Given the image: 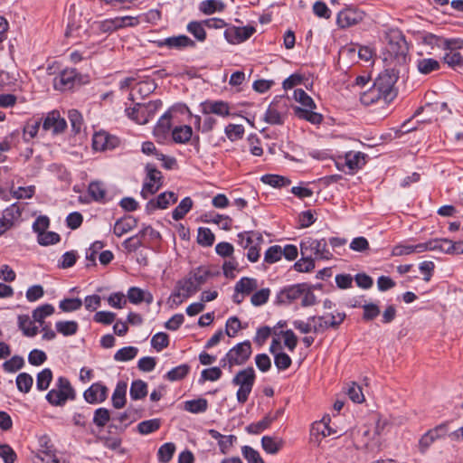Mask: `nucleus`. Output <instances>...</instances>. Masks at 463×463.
Here are the masks:
<instances>
[{"instance_id": "obj_53", "label": "nucleus", "mask_w": 463, "mask_h": 463, "mask_svg": "<svg viewBox=\"0 0 463 463\" xmlns=\"http://www.w3.org/2000/svg\"><path fill=\"white\" fill-rule=\"evenodd\" d=\"M15 383L19 392L28 393L33 384V379L28 373H20L16 376Z\"/></svg>"}, {"instance_id": "obj_36", "label": "nucleus", "mask_w": 463, "mask_h": 463, "mask_svg": "<svg viewBox=\"0 0 463 463\" xmlns=\"http://www.w3.org/2000/svg\"><path fill=\"white\" fill-rule=\"evenodd\" d=\"M277 419V416L266 415L262 420L250 423L246 427V430L250 434H260L269 429L271 423Z\"/></svg>"}, {"instance_id": "obj_61", "label": "nucleus", "mask_w": 463, "mask_h": 463, "mask_svg": "<svg viewBox=\"0 0 463 463\" xmlns=\"http://www.w3.org/2000/svg\"><path fill=\"white\" fill-rule=\"evenodd\" d=\"M61 236L55 232H43L37 235V242L42 246H50L58 243Z\"/></svg>"}, {"instance_id": "obj_12", "label": "nucleus", "mask_w": 463, "mask_h": 463, "mask_svg": "<svg viewBox=\"0 0 463 463\" xmlns=\"http://www.w3.org/2000/svg\"><path fill=\"white\" fill-rule=\"evenodd\" d=\"M449 422L444 421L427 430L419 439V450L421 454L428 451L437 440L443 439L449 434Z\"/></svg>"}, {"instance_id": "obj_19", "label": "nucleus", "mask_w": 463, "mask_h": 463, "mask_svg": "<svg viewBox=\"0 0 463 463\" xmlns=\"http://www.w3.org/2000/svg\"><path fill=\"white\" fill-rule=\"evenodd\" d=\"M155 43L159 48L166 47L175 50L195 47V43L184 34L160 39L156 41Z\"/></svg>"}, {"instance_id": "obj_46", "label": "nucleus", "mask_w": 463, "mask_h": 463, "mask_svg": "<svg viewBox=\"0 0 463 463\" xmlns=\"http://www.w3.org/2000/svg\"><path fill=\"white\" fill-rule=\"evenodd\" d=\"M282 446V439H278L271 436H263L261 439V447L268 454H277Z\"/></svg>"}, {"instance_id": "obj_51", "label": "nucleus", "mask_w": 463, "mask_h": 463, "mask_svg": "<svg viewBox=\"0 0 463 463\" xmlns=\"http://www.w3.org/2000/svg\"><path fill=\"white\" fill-rule=\"evenodd\" d=\"M52 380V372L50 368H44L37 373L36 376V388L38 391L43 392L49 388Z\"/></svg>"}, {"instance_id": "obj_62", "label": "nucleus", "mask_w": 463, "mask_h": 463, "mask_svg": "<svg viewBox=\"0 0 463 463\" xmlns=\"http://www.w3.org/2000/svg\"><path fill=\"white\" fill-rule=\"evenodd\" d=\"M224 133L231 141L241 139L244 135V127L239 124H228Z\"/></svg>"}, {"instance_id": "obj_64", "label": "nucleus", "mask_w": 463, "mask_h": 463, "mask_svg": "<svg viewBox=\"0 0 463 463\" xmlns=\"http://www.w3.org/2000/svg\"><path fill=\"white\" fill-rule=\"evenodd\" d=\"M241 454L248 463H264L258 450L250 446L241 447Z\"/></svg>"}, {"instance_id": "obj_32", "label": "nucleus", "mask_w": 463, "mask_h": 463, "mask_svg": "<svg viewBox=\"0 0 463 463\" xmlns=\"http://www.w3.org/2000/svg\"><path fill=\"white\" fill-rule=\"evenodd\" d=\"M451 241L449 239H434L427 242H422L426 250H436L446 254H451Z\"/></svg>"}, {"instance_id": "obj_42", "label": "nucleus", "mask_w": 463, "mask_h": 463, "mask_svg": "<svg viewBox=\"0 0 463 463\" xmlns=\"http://www.w3.org/2000/svg\"><path fill=\"white\" fill-rule=\"evenodd\" d=\"M54 311L55 308L52 304L41 305L33 311V319L34 322H38L40 326L45 325L44 319L52 316Z\"/></svg>"}, {"instance_id": "obj_52", "label": "nucleus", "mask_w": 463, "mask_h": 463, "mask_svg": "<svg viewBox=\"0 0 463 463\" xmlns=\"http://www.w3.org/2000/svg\"><path fill=\"white\" fill-rule=\"evenodd\" d=\"M443 60L451 69L463 71V56L458 52L445 53Z\"/></svg>"}, {"instance_id": "obj_57", "label": "nucleus", "mask_w": 463, "mask_h": 463, "mask_svg": "<svg viewBox=\"0 0 463 463\" xmlns=\"http://www.w3.org/2000/svg\"><path fill=\"white\" fill-rule=\"evenodd\" d=\"M293 96L295 100L302 105V109H317L315 101L304 90H295Z\"/></svg>"}, {"instance_id": "obj_4", "label": "nucleus", "mask_w": 463, "mask_h": 463, "mask_svg": "<svg viewBox=\"0 0 463 463\" xmlns=\"http://www.w3.org/2000/svg\"><path fill=\"white\" fill-rule=\"evenodd\" d=\"M160 99L150 100L147 103H136L132 108H126L125 113L128 118L139 125L148 123L162 108Z\"/></svg>"}, {"instance_id": "obj_60", "label": "nucleus", "mask_w": 463, "mask_h": 463, "mask_svg": "<svg viewBox=\"0 0 463 463\" xmlns=\"http://www.w3.org/2000/svg\"><path fill=\"white\" fill-rule=\"evenodd\" d=\"M24 365V358L20 355H14L9 360L5 361L2 367L3 370L6 373H15L16 371L22 369Z\"/></svg>"}, {"instance_id": "obj_28", "label": "nucleus", "mask_w": 463, "mask_h": 463, "mask_svg": "<svg viewBox=\"0 0 463 463\" xmlns=\"http://www.w3.org/2000/svg\"><path fill=\"white\" fill-rule=\"evenodd\" d=\"M238 243L243 249H248L254 244H261L263 242V236L259 232L249 231L238 233Z\"/></svg>"}, {"instance_id": "obj_30", "label": "nucleus", "mask_w": 463, "mask_h": 463, "mask_svg": "<svg viewBox=\"0 0 463 463\" xmlns=\"http://www.w3.org/2000/svg\"><path fill=\"white\" fill-rule=\"evenodd\" d=\"M128 383L125 381H118L113 392L111 401L116 409H121L126 404Z\"/></svg>"}, {"instance_id": "obj_59", "label": "nucleus", "mask_w": 463, "mask_h": 463, "mask_svg": "<svg viewBox=\"0 0 463 463\" xmlns=\"http://www.w3.org/2000/svg\"><path fill=\"white\" fill-rule=\"evenodd\" d=\"M82 307V300L79 298H63L59 303V308L63 312H73Z\"/></svg>"}, {"instance_id": "obj_2", "label": "nucleus", "mask_w": 463, "mask_h": 463, "mask_svg": "<svg viewBox=\"0 0 463 463\" xmlns=\"http://www.w3.org/2000/svg\"><path fill=\"white\" fill-rule=\"evenodd\" d=\"M385 38L387 41L385 49L389 58L395 60L399 64L405 62L409 47L402 31L390 29L386 32Z\"/></svg>"}, {"instance_id": "obj_18", "label": "nucleus", "mask_w": 463, "mask_h": 463, "mask_svg": "<svg viewBox=\"0 0 463 463\" xmlns=\"http://www.w3.org/2000/svg\"><path fill=\"white\" fill-rule=\"evenodd\" d=\"M42 125L43 130L51 131L54 135L62 133L67 127L66 120L61 117L58 110L48 112L43 118Z\"/></svg>"}, {"instance_id": "obj_34", "label": "nucleus", "mask_w": 463, "mask_h": 463, "mask_svg": "<svg viewBox=\"0 0 463 463\" xmlns=\"http://www.w3.org/2000/svg\"><path fill=\"white\" fill-rule=\"evenodd\" d=\"M416 67L420 73L427 75L439 70L440 63L433 58H420L416 61Z\"/></svg>"}, {"instance_id": "obj_21", "label": "nucleus", "mask_w": 463, "mask_h": 463, "mask_svg": "<svg viewBox=\"0 0 463 463\" xmlns=\"http://www.w3.org/2000/svg\"><path fill=\"white\" fill-rule=\"evenodd\" d=\"M108 392L109 389L101 382H97L85 390L83 398L90 404H99L107 399Z\"/></svg>"}, {"instance_id": "obj_7", "label": "nucleus", "mask_w": 463, "mask_h": 463, "mask_svg": "<svg viewBox=\"0 0 463 463\" xmlns=\"http://www.w3.org/2000/svg\"><path fill=\"white\" fill-rule=\"evenodd\" d=\"M302 256L309 255L314 260H329L333 258L326 239L306 238L300 242Z\"/></svg>"}, {"instance_id": "obj_40", "label": "nucleus", "mask_w": 463, "mask_h": 463, "mask_svg": "<svg viewBox=\"0 0 463 463\" xmlns=\"http://www.w3.org/2000/svg\"><path fill=\"white\" fill-rule=\"evenodd\" d=\"M225 8V5L221 0H204L199 5V10L206 15H211L217 12H222Z\"/></svg>"}, {"instance_id": "obj_58", "label": "nucleus", "mask_w": 463, "mask_h": 463, "mask_svg": "<svg viewBox=\"0 0 463 463\" xmlns=\"http://www.w3.org/2000/svg\"><path fill=\"white\" fill-rule=\"evenodd\" d=\"M191 279H189L187 276L186 278L179 279L175 284V287L178 288L182 291V294L188 298L198 291V288Z\"/></svg>"}, {"instance_id": "obj_9", "label": "nucleus", "mask_w": 463, "mask_h": 463, "mask_svg": "<svg viewBox=\"0 0 463 463\" xmlns=\"http://www.w3.org/2000/svg\"><path fill=\"white\" fill-rule=\"evenodd\" d=\"M346 317L344 312L326 313L322 316H311L309 320L314 324V334H323L328 329H337Z\"/></svg>"}, {"instance_id": "obj_22", "label": "nucleus", "mask_w": 463, "mask_h": 463, "mask_svg": "<svg viewBox=\"0 0 463 463\" xmlns=\"http://www.w3.org/2000/svg\"><path fill=\"white\" fill-rule=\"evenodd\" d=\"M200 109L203 115L215 114L222 118L230 115V106L223 100H205L200 103Z\"/></svg>"}, {"instance_id": "obj_47", "label": "nucleus", "mask_w": 463, "mask_h": 463, "mask_svg": "<svg viewBox=\"0 0 463 463\" xmlns=\"http://www.w3.org/2000/svg\"><path fill=\"white\" fill-rule=\"evenodd\" d=\"M205 24L203 21H192L188 23L186 30L190 33L198 42H204L206 39V32L204 29Z\"/></svg>"}, {"instance_id": "obj_14", "label": "nucleus", "mask_w": 463, "mask_h": 463, "mask_svg": "<svg viewBox=\"0 0 463 463\" xmlns=\"http://www.w3.org/2000/svg\"><path fill=\"white\" fill-rule=\"evenodd\" d=\"M137 18L131 16L115 17L105 19L97 23V28L103 33H110L127 26H136Z\"/></svg>"}, {"instance_id": "obj_63", "label": "nucleus", "mask_w": 463, "mask_h": 463, "mask_svg": "<svg viewBox=\"0 0 463 463\" xmlns=\"http://www.w3.org/2000/svg\"><path fill=\"white\" fill-rule=\"evenodd\" d=\"M282 258V248L279 245H273L268 248L264 253V262L273 264Z\"/></svg>"}, {"instance_id": "obj_29", "label": "nucleus", "mask_w": 463, "mask_h": 463, "mask_svg": "<svg viewBox=\"0 0 463 463\" xmlns=\"http://www.w3.org/2000/svg\"><path fill=\"white\" fill-rule=\"evenodd\" d=\"M316 109H302L301 107H295L294 113L299 119L308 121L313 125H319L323 121V116L320 113L314 111Z\"/></svg>"}, {"instance_id": "obj_5", "label": "nucleus", "mask_w": 463, "mask_h": 463, "mask_svg": "<svg viewBox=\"0 0 463 463\" xmlns=\"http://www.w3.org/2000/svg\"><path fill=\"white\" fill-rule=\"evenodd\" d=\"M255 381L256 373L251 366L240 370L234 375L232 380V383L239 387L236 392V399L239 403L244 404L248 401Z\"/></svg>"}, {"instance_id": "obj_23", "label": "nucleus", "mask_w": 463, "mask_h": 463, "mask_svg": "<svg viewBox=\"0 0 463 463\" xmlns=\"http://www.w3.org/2000/svg\"><path fill=\"white\" fill-rule=\"evenodd\" d=\"M171 137L175 144H187L193 139V143L198 146L200 141L198 135L193 137V128L188 125L174 127L171 131Z\"/></svg>"}, {"instance_id": "obj_15", "label": "nucleus", "mask_w": 463, "mask_h": 463, "mask_svg": "<svg viewBox=\"0 0 463 463\" xmlns=\"http://www.w3.org/2000/svg\"><path fill=\"white\" fill-rule=\"evenodd\" d=\"M367 156L362 152H348L345 154L344 160L339 159L335 162L338 170L345 171L348 168L350 173L361 169L366 164Z\"/></svg>"}, {"instance_id": "obj_55", "label": "nucleus", "mask_w": 463, "mask_h": 463, "mask_svg": "<svg viewBox=\"0 0 463 463\" xmlns=\"http://www.w3.org/2000/svg\"><path fill=\"white\" fill-rule=\"evenodd\" d=\"M161 426L160 419H151L139 422L137 424V431L142 435H148L156 431Z\"/></svg>"}, {"instance_id": "obj_3", "label": "nucleus", "mask_w": 463, "mask_h": 463, "mask_svg": "<svg viewBox=\"0 0 463 463\" xmlns=\"http://www.w3.org/2000/svg\"><path fill=\"white\" fill-rule=\"evenodd\" d=\"M76 398V392L71 386L69 379L60 376L54 388L50 390L45 399L52 406H63L67 401H73Z\"/></svg>"}, {"instance_id": "obj_38", "label": "nucleus", "mask_w": 463, "mask_h": 463, "mask_svg": "<svg viewBox=\"0 0 463 463\" xmlns=\"http://www.w3.org/2000/svg\"><path fill=\"white\" fill-rule=\"evenodd\" d=\"M258 288V281L256 279L243 277L235 284V291L241 292V295H250Z\"/></svg>"}, {"instance_id": "obj_1", "label": "nucleus", "mask_w": 463, "mask_h": 463, "mask_svg": "<svg viewBox=\"0 0 463 463\" xmlns=\"http://www.w3.org/2000/svg\"><path fill=\"white\" fill-rule=\"evenodd\" d=\"M398 73L394 70H384L375 79L372 89L380 101L381 107L388 106L397 96L395 83L398 80Z\"/></svg>"}, {"instance_id": "obj_41", "label": "nucleus", "mask_w": 463, "mask_h": 463, "mask_svg": "<svg viewBox=\"0 0 463 463\" xmlns=\"http://www.w3.org/2000/svg\"><path fill=\"white\" fill-rule=\"evenodd\" d=\"M193 204L194 202L189 196L182 199L179 204L172 212L173 219L175 221L182 220L193 208Z\"/></svg>"}, {"instance_id": "obj_24", "label": "nucleus", "mask_w": 463, "mask_h": 463, "mask_svg": "<svg viewBox=\"0 0 463 463\" xmlns=\"http://www.w3.org/2000/svg\"><path fill=\"white\" fill-rule=\"evenodd\" d=\"M77 71L75 69H66L53 78V88L56 90L66 91L73 88Z\"/></svg>"}, {"instance_id": "obj_6", "label": "nucleus", "mask_w": 463, "mask_h": 463, "mask_svg": "<svg viewBox=\"0 0 463 463\" xmlns=\"http://www.w3.org/2000/svg\"><path fill=\"white\" fill-rule=\"evenodd\" d=\"M251 344L249 340L235 345L220 360L222 367L228 366L232 369L234 365L244 364L251 354Z\"/></svg>"}, {"instance_id": "obj_26", "label": "nucleus", "mask_w": 463, "mask_h": 463, "mask_svg": "<svg viewBox=\"0 0 463 463\" xmlns=\"http://www.w3.org/2000/svg\"><path fill=\"white\" fill-rule=\"evenodd\" d=\"M118 139L107 132L95 133L92 138V146L97 151L112 149L118 145Z\"/></svg>"}, {"instance_id": "obj_45", "label": "nucleus", "mask_w": 463, "mask_h": 463, "mask_svg": "<svg viewBox=\"0 0 463 463\" xmlns=\"http://www.w3.org/2000/svg\"><path fill=\"white\" fill-rule=\"evenodd\" d=\"M190 365L187 364H183L180 365H177L174 368H172L170 371H168L164 378L170 381V382H176L183 380L190 372Z\"/></svg>"}, {"instance_id": "obj_17", "label": "nucleus", "mask_w": 463, "mask_h": 463, "mask_svg": "<svg viewBox=\"0 0 463 463\" xmlns=\"http://www.w3.org/2000/svg\"><path fill=\"white\" fill-rule=\"evenodd\" d=\"M307 289L306 283L289 285L283 288L277 295V301L282 305H290L299 299Z\"/></svg>"}, {"instance_id": "obj_20", "label": "nucleus", "mask_w": 463, "mask_h": 463, "mask_svg": "<svg viewBox=\"0 0 463 463\" xmlns=\"http://www.w3.org/2000/svg\"><path fill=\"white\" fill-rule=\"evenodd\" d=\"M170 111H165L160 117L154 128V137L158 143L165 144L171 136V131L173 129Z\"/></svg>"}, {"instance_id": "obj_8", "label": "nucleus", "mask_w": 463, "mask_h": 463, "mask_svg": "<svg viewBox=\"0 0 463 463\" xmlns=\"http://www.w3.org/2000/svg\"><path fill=\"white\" fill-rule=\"evenodd\" d=\"M146 176L140 194L143 199H147L155 194L163 185V175L154 164H146L145 166Z\"/></svg>"}, {"instance_id": "obj_13", "label": "nucleus", "mask_w": 463, "mask_h": 463, "mask_svg": "<svg viewBox=\"0 0 463 463\" xmlns=\"http://www.w3.org/2000/svg\"><path fill=\"white\" fill-rule=\"evenodd\" d=\"M365 14L354 6H348L341 10L336 15V24L341 29H345L361 23Z\"/></svg>"}, {"instance_id": "obj_35", "label": "nucleus", "mask_w": 463, "mask_h": 463, "mask_svg": "<svg viewBox=\"0 0 463 463\" xmlns=\"http://www.w3.org/2000/svg\"><path fill=\"white\" fill-rule=\"evenodd\" d=\"M260 181L263 184H268L274 188L285 187V186L289 185L291 183V181L288 178H287L283 175H275V174L263 175L260 177Z\"/></svg>"}, {"instance_id": "obj_50", "label": "nucleus", "mask_w": 463, "mask_h": 463, "mask_svg": "<svg viewBox=\"0 0 463 463\" xmlns=\"http://www.w3.org/2000/svg\"><path fill=\"white\" fill-rule=\"evenodd\" d=\"M138 354V348L136 346H125L118 350L113 358L117 362H128L133 360Z\"/></svg>"}, {"instance_id": "obj_11", "label": "nucleus", "mask_w": 463, "mask_h": 463, "mask_svg": "<svg viewBox=\"0 0 463 463\" xmlns=\"http://www.w3.org/2000/svg\"><path fill=\"white\" fill-rule=\"evenodd\" d=\"M24 210V206L22 203H14L1 212L0 237L20 222Z\"/></svg>"}, {"instance_id": "obj_27", "label": "nucleus", "mask_w": 463, "mask_h": 463, "mask_svg": "<svg viewBox=\"0 0 463 463\" xmlns=\"http://www.w3.org/2000/svg\"><path fill=\"white\" fill-rule=\"evenodd\" d=\"M177 201V195L173 192L161 193L156 199L150 200L146 208L151 210L166 209L171 203Z\"/></svg>"}, {"instance_id": "obj_43", "label": "nucleus", "mask_w": 463, "mask_h": 463, "mask_svg": "<svg viewBox=\"0 0 463 463\" xmlns=\"http://www.w3.org/2000/svg\"><path fill=\"white\" fill-rule=\"evenodd\" d=\"M129 395L132 400L137 401L147 395V384L143 380H134L131 383Z\"/></svg>"}, {"instance_id": "obj_10", "label": "nucleus", "mask_w": 463, "mask_h": 463, "mask_svg": "<svg viewBox=\"0 0 463 463\" xmlns=\"http://www.w3.org/2000/svg\"><path fill=\"white\" fill-rule=\"evenodd\" d=\"M287 99L284 96H276L269 105L264 120L270 125H282L288 113Z\"/></svg>"}, {"instance_id": "obj_49", "label": "nucleus", "mask_w": 463, "mask_h": 463, "mask_svg": "<svg viewBox=\"0 0 463 463\" xmlns=\"http://www.w3.org/2000/svg\"><path fill=\"white\" fill-rule=\"evenodd\" d=\"M209 276H210V271L208 270V269H206L204 267H199V268L195 269L194 271H192L188 275V278L192 279L191 280L193 281L194 286L199 290L201 286L203 285L207 281Z\"/></svg>"}, {"instance_id": "obj_56", "label": "nucleus", "mask_w": 463, "mask_h": 463, "mask_svg": "<svg viewBox=\"0 0 463 463\" xmlns=\"http://www.w3.org/2000/svg\"><path fill=\"white\" fill-rule=\"evenodd\" d=\"M175 451V445L172 442L163 444L157 451V459L160 463H168Z\"/></svg>"}, {"instance_id": "obj_16", "label": "nucleus", "mask_w": 463, "mask_h": 463, "mask_svg": "<svg viewBox=\"0 0 463 463\" xmlns=\"http://www.w3.org/2000/svg\"><path fill=\"white\" fill-rule=\"evenodd\" d=\"M255 32L252 25L230 26L224 31V38L232 44H239L250 39Z\"/></svg>"}, {"instance_id": "obj_39", "label": "nucleus", "mask_w": 463, "mask_h": 463, "mask_svg": "<svg viewBox=\"0 0 463 463\" xmlns=\"http://www.w3.org/2000/svg\"><path fill=\"white\" fill-rule=\"evenodd\" d=\"M184 411L194 414L203 413L208 409V402L204 398L189 400L184 402Z\"/></svg>"}, {"instance_id": "obj_31", "label": "nucleus", "mask_w": 463, "mask_h": 463, "mask_svg": "<svg viewBox=\"0 0 463 463\" xmlns=\"http://www.w3.org/2000/svg\"><path fill=\"white\" fill-rule=\"evenodd\" d=\"M426 251V248L423 247L422 243L418 244H410L407 242H402L400 244L395 245L392 248V254L393 256H402V255H409L413 252L421 253Z\"/></svg>"}, {"instance_id": "obj_25", "label": "nucleus", "mask_w": 463, "mask_h": 463, "mask_svg": "<svg viewBox=\"0 0 463 463\" xmlns=\"http://www.w3.org/2000/svg\"><path fill=\"white\" fill-rule=\"evenodd\" d=\"M88 194L91 200L99 203H106L111 200L106 185L100 181H92L88 185Z\"/></svg>"}, {"instance_id": "obj_44", "label": "nucleus", "mask_w": 463, "mask_h": 463, "mask_svg": "<svg viewBox=\"0 0 463 463\" xmlns=\"http://www.w3.org/2000/svg\"><path fill=\"white\" fill-rule=\"evenodd\" d=\"M329 418L324 417L322 420L314 422L311 426V435L317 436L321 435L322 437H327L334 434L335 431L329 426Z\"/></svg>"}, {"instance_id": "obj_37", "label": "nucleus", "mask_w": 463, "mask_h": 463, "mask_svg": "<svg viewBox=\"0 0 463 463\" xmlns=\"http://www.w3.org/2000/svg\"><path fill=\"white\" fill-rule=\"evenodd\" d=\"M18 326L24 335L28 337H33L38 334V326L34 325V321L31 320L27 315L18 317Z\"/></svg>"}, {"instance_id": "obj_33", "label": "nucleus", "mask_w": 463, "mask_h": 463, "mask_svg": "<svg viewBox=\"0 0 463 463\" xmlns=\"http://www.w3.org/2000/svg\"><path fill=\"white\" fill-rule=\"evenodd\" d=\"M137 220L131 216L119 219L115 222L113 232L117 237H121L137 226Z\"/></svg>"}, {"instance_id": "obj_48", "label": "nucleus", "mask_w": 463, "mask_h": 463, "mask_svg": "<svg viewBox=\"0 0 463 463\" xmlns=\"http://www.w3.org/2000/svg\"><path fill=\"white\" fill-rule=\"evenodd\" d=\"M56 331L64 335L71 336L75 335L78 332L79 325L76 321H58L55 324Z\"/></svg>"}, {"instance_id": "obj_54", "label": "nucleus", "mask_w": 463, "mask_h": 463, "mask_svg": "<svg viewBox=\"0 0 463 463\" xmlns=\"http://www.w3.org/2000/svg\"><path fill=\"white\" fill-rule=\"evenodd\" d=\"M215 236L207 227H199L197 230V242L203 247H210L214 243Z\"/></svg>"}]
</instances>
